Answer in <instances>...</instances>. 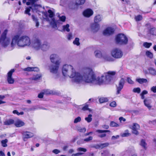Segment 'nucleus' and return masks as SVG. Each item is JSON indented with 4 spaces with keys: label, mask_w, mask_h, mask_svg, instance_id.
Returning <instances> with one entry per match:
<instances>
[{
    "label": "nucleus",
    "mask_w": 156,
    "mask_h": 156,
    "mask_svg": "<svg viewBox=\"0 0 156 156\" xmlns=\"http://www.w3.org/2000/svg\"><path fill=\"white\" fill-rule=\"evenodd\" d=\"M15 71L14 69H12L7 73V80L9 84H13L14 82V80L12 77V75Z\"/></svg>",
    "instance_id": "11"
},
{
    "label": "nucleus",
    "mask_w": 156,
    "mask_h": 156,
    "mask_svg": "<svg viewBox=\"0 0 156 156\" xmlns=\"http://www.w3.org/2000/svg\"><path fill=\"white\" fill-rule=\"evenodd\" d=\"M52 20H53V23H51V25H52V26H53V27H56V22L55 21V19H53Z\"/></svg>",
    "instance_id": "64"
},
{
    "label": "nucleus",
    "mask_w": 156,
    "mask_h": 156,
    "mask_svg": "<svg viewBox=\"0 0 156 156\" xmlns=\"http://www.w3.org/2000/svg\"><path fill=\"white\" fill-rule=\"evenodd\" d=\"M92 137L91 136H90L88 138L84 139V141L86 142H88L92 140Z\"/></svg>",
    "instance_id": "56"
},
{
    "label": "nucleus",
    "mask_w": 156,
    "mask_h": 156,
    "mask_svg": "<svg viewBox=\"0 0 156 156\" xmlns=\"http://www.w3.org/2000/svg\"><path fill=\"white\" fill-rule=\"evenodd\" d=\"M152 45V44L151 43H147L145 42L144 43L143 46L145 48H149Z\"/></svg>",
    "instance_id": "43"
},
{
    "label": "nucleus",
    "mask_w": 156,
    "mask_h": 156,
    "mask_svg": "<svg viewBox=\"0 0 156 156\" xmlns=\"http://www.w3.org/2000/svg\"><path fill=\"white\" fill-rule=\"evenodd\" d=\"M16 44L19 47H23L28 46L30 44V40L29 37L27 36L20 37L18 35H15L12 39L10 50L14 48Z\"/></svg>",
    "instance_id": "3"
},
{
    "label": "nucleus",
    "mask_w": 156,
    "mask_h": 156,
    "mask_svg": "<svg viewBox=\"0 0 156 156\" xmlns=\"http://www.w3.org/2000/svg\"><path fill=\"white\" fill-rule=\"evenodd\" d=\"M22 134L23 139L24 141H26L27 139L33 137L34 135V134L32 133L27 131L23 132Z\"/></svg>",
    "instance_id": "12"
},
{
    "label": "nucleus",
    "mask_w": 156,
    "mask_h": 156,
    "mask_svg": "<svg viewBox=\"0 0 156 156\" xmlns=\"http://www.w3.org/2000/svg\"><path fill=\"white\" fill-rule=\"evenodd\" d=\"M94 54L96 57L100 58L102 56L101 51L99 50L95 51Z\"/></svg>",
    "instance_id": "33"
},
{
    "label": "nucleus",
    "mask_w": 156,
    "mask_h": 156,
    "mask_svg": "<svg viewBox=\"0 0 156 156\" xmlns=\"http://www.w3.org/2000/svg\"><path fill=\"white\" fill-rule=\"evenodd\" d=\"M61 62L59 60H57L55 62V65H52L49 67L50 72L52 73L57 74L58 75V70L59 67V65Z\"/></svg>",
    "instance_id": "6"
},
{
    "label": "nucleus",
    "mask_w": 156,
    "mask_h": 156,
    "mask_svg": "<svg viewBox=\"0 0 156 156\" xmlns=\"http://www.w3.org/2000/svg\"><path fill=\"white\" fill-rule=\"evenodd\" d=\"M144 105L149 109H150L152 107L151 104L152 103L151 100L149 98L145 99L144 101Z\"/></svg>",
    "instance_id": "15"
},
{
    "label": "nucleus",
    "mask_w": 156,
    "mask_h": 156,
    "mask_svg": "<svg viewBox=\"0 0 156 156\" xmlns=\"http://www.w3.org/2000/svg\"><path fill=\"white\" fill-rule=\"evenodd\" d=\"M93 13V11L91 9H89L84 11L83 13V16L87 17H89L92 16Z\"/></svg>",
    "instance_id": "16"
},
{
    "label": "nucleus",
    "mask_w": 156,
    "mask_h": 156,
    "mask_svg": "<svg viewBox=\"0 0 156 156\" xmlns=\"http://www.w3.org/2000/svg\"><path fill=\"white\" fill-rule=\"evenodd\" d=\"M49 44L47 43H46L42 45H41L40 48H41L43 51H45L48 50L49 49Z\"/></svg>",
    "instance_id": "24"
},
{
    "label": "nucleus",
    "mask_w": 156,
    "mask_h": 156,
    "mask_svg": "<svg viewBox=\"0 0 156 156\" xmlns=\"http://www.w3.org/2000/svg\"><path fill=\"white\" fill-rule=\"evenodd\" d=\"M114 31V28L109 27L106 28L103 32L104 35L105 36H109L112 34Z\"/></svg>",
    "instance_id": "14"
},
{
    "label": "nucleus",
    "mask_w": 156,
    "mask_h": 156,
    "mask_svg": "<svg viewBox=\"0 0 156 156\" xmlns=\"http://www.w3.org/2000/svg\"><path fill=\"white\" fill-rule=\"evenodd\" d=\"M32 18L33 21L36 23V26L38 27L39 25V23L38 21L37 17L32 15Z\"/></svg>",
    "instance_id": "30"
},
{
    "label": "nucleus",
    "mask_w": 156,
    "mask_h": 156,
    "mask_svg": "<svg viewBox=\"0 0 156 156\" xmlns=\"http://www.w3.org/2000/svg\"><path fill=\"white\" fill-rule=\"evenodd\" d=\"M43 93L45 94L50 95L55 94V92L49 89H46L43 90Z\"/></svg>",
    "instance_id": "25"
},
{
    "label": "nucleus",
    "mask_w": 156,
    "mask_h": 156,
    "mask_svg": "<svg viewBox=\"0 0 156 156\" xmlns=\"http://www.w3.org/2000/svg\"><path fill=\"white\" fill-rule=\"evenodd\" d=\"M99 24L96 23H94L92 24L91 26V29L93 32H96L98 31L99 29Z\"/></svg>",
    "instance_id": "17"
},
{
    "label": "nucleus",
    "mask_w": 156,
    "mask_h": 156,
    "mask_svg": "<svg viewBox=\"0 0 156 156\" xmlns=\"http://www.w3.org/2000/svg\"><path fill=\"white\" fill-rule=\"evenodd\" d=\"M85 0H75V4L74 5L75 7H73V9H77L78 5H82L85 2Z\"/></svg>",
    "instance_id": "18"
},
{
    "label": "nucleus",
    "mask_w": 156,
    "mask_h": 156,
    "mask_svg": "<svg viewBox=\"0 0 156 156\" xmlns=\"http://www.w3.org/2000/svg\"><path fill=\"white\" fill-rule=\"evenodd\" d=\"M116 103L115 101H113L112 102H111L110 105H109L111 107H115L116 106Z\"/></svg>",
    "instance_id": "55"
},
{
    "label": "nucleus",
    "mask_w": 156,
    "mask_h": 156,
    "mask_svg": "<svg viewBox=\"0 0 156 156\" xmlns=\"http://www.w3.org/2000/svg\"><path fill=\"white\" fill-rule=\"evenodd\" d=\"M62 31H67L69 32L70 31L69 28V24H66V25H64L62 26Z\"/></svg>",
    "instance_id": "28"
},
{
    "label": "nucleus",
    "mask_w": 156,
    "mask_h": 156,
    "mask_svg": "<svg viewBox=\"0 0 156 156\" xmlns=\"http://www.w3.org/2000/svg\"><path fill=\"white\" fill-rule=\"evenodd\" d=\"M48 12L49 13V16L50 18H51L54 16V14L51 10L49 9L48 10Z\"/></svg>",
    "instance_id": "50"
},
{
    "label": "nucleus",
    "mask_w": 156,
    "mask_h": 156,
    "mask_svg": "<svg viewBox=\"0 0 156 156\" xmlns=\"http://www.w3.org/2000/svg\"><path fill=\"white\" fill-rule=\"evenodd\" d=\"M119 135H116V136H113L112 137V140H114L116 139L119 137Z\"/></svg>",
    "instance_id": "62"
},
{
    "label": "nucleus",
    "mask_w": 156,
    "mask_h": 156,
    "mask_svg": "<svg viewBox=\"0 0 156 156\" xmlns=\"http://www.w3.org/2000/svg\"><path fill=\"white\" fill-rule=\"evenodd\" d=\"M31 6H30L28 8H27L25 11L24 13L26 14H27L29 16H30L31 14L30 12V10L31 9Z\"/></svg>",
    "instance_id": "41"
},
{
    "label": "nucleus",
    "mask_w": 156,
    "mask_h": 156,
    "mask_svg": "<svg viewBox=\"0 0 156 156\" xmlns=\"http://www.w3.org/2000/svg\"><path fill=\"white\" fill-rule=\"evenodd\" d=\"M103 58L106 61H110L111 60V57L107 55H105L102 56Z\"/></svg>",
    "instance_id": "37"
},
{
    "label": "nucleus",
    "mask_w": 156,
    "mask_h": 156,
    "mask_svg": "<svg viewBox=\"0 0 156 156\" xmlns=\"http://www.w3.org/2000/svg\"><path fill=\"white\" fill-rule=\"evenodd\" d=\"M14 124L16 127H19L23 126L25 123L21 120L18 119L14 122Z\"/></svg>",
    "instance_id": "20"
},
{
    "label": "nucleus",
    "mask_w": 156,
    "mask_h": 156,
    "mask_svg": "<svg viewBox=\"0 0 156 156\" xmlns=\"http://www.w3.org/2000/svg\"><path fill=\"white\" fill-rule=\"evenodd\" d=\"M92 115L89 114L88 115V117L85 118V120L87 122H90L92 120Z\"/></svg>",
    "instance_id": "35"
},
{
    "label": "nucleus",
    "mask_w": 156,
    "mask_h": 156,
    "mask_svg": "<svg viewBox=\"0 0 156 156\" xmlns=\"http://www.w3.org/2000/svg\"><path fill=\"white\" fill-rule=\"evenodd\" d=\"M23 70L27 71H38L39 70V69L37 67H28L23 69Z\"/></svg>",
    "instance_id": "21"
},
{
    "label": "nucleus",
    "mask_w": 156,
    "mask_h": 156,
    "mask_svg": "<svg viewBox=\"0 0 156 156\" xmlns=\"http://www.w3.org/2000/svg\"><path fill=\"white\" fill-rule=\"evenodd\" d=\"M77 151L79 152L83 151V152H86L87 151V150L86 148H85L82 147H79L77 149Z\"/></svg>",
    "instance_id": "49"
},
{
    "label": "nucleus",
    "mask_w": 156,
    "mask_h": 156,
    "mask_svg": "<svg viewBox=\"0 0 156 156\" xmlns=\"http://www.w3.org/2000/svg\"><path fill=\"white\" fill-rule=\"evenodd\" d=\"M96 132L99 133H104L109 132L110 131L109 130H97Z\"/></svg>",
    "instance_id": "48"
},
{
    "label": "nucleus",
    "mask_w": 156,
    "mask_h": 156,
    "mask_svg": "<svg viewBox=\"0 0 156 156\" xmlns=\"http://www.w3.org/2000/svg\"><path fill=\"white\" fill-rule=\"evenodd\" d=\"M41 76L39 74H37L36 75L33 76L31 78V79L32 80H39L41 77Z\"/></svg>",
    "instance_id": "40"
},
{
    "label": "nucleus",
    "mask_w": 156,
    "mask_h": 156,
    "mask_svg": "<svg viewBox=\"0 0 156 156\" xmlns=\"http://www.w3.org/2000/svg\"><path fill=\"white\" fill-rule=\"evenodd\" d=\"M148 34L156 36V29L154 27L151 28L148 30Z\"/></svg>",
    "instance_id": "22"
},
{
    "label": "nucleus",
    "mask_w": 156,
    "mask_h": 156,
    "mask_svg": "<svg viewBox=\"0 0 156 156\" xmlns=\"http://www.w3.org/2000/svg\"><path fill=\"white\" fill-rule=\"evenodd\" d=\"M141 89L139 87L135 88H134L133 90V91L134 93H137L139 94L140 93Z\"/></svg>",
    "instance_id": "46"
},
{
    "label": "nucleus",
    "mask_w": 156,
    "mask_h": 156,
    "mask_svg": "<svg viewBox=\"0 0 156 156\" xmlns=\"http://www.w3.org/2000/svg\"><path fill=\"white\" fill-rule=\"evenodd\" d=\"M73 38V36L72 34L71 33H69L67 35V38L69 40H71Z\"/></svg>",
    "instance_id": "57"
},
{
    "label": "nucleus",
    "mask_w": 156,
    "mask_h": 156,
    "mask_svg": "<svg viewBox=\"0 0 156 156\" xmlns=\"http://www.w3.org/2000/svg\"><path fill=\"white\" fill-rule=\"evenodd\" d=\"M101 16L98 15L95 17L94 19V23H97L101 21L102 20Z\"/></svg>",
    "instance_id": "27"
},
{
    "label": "nucleus",
    "mask_w": 156,
    "mask_h": 156,
    "mask_svg": "<svg viewBox=\"0 0 156 156\" xmlns=\"http://www.w3.org/2000/svg\"><path fill=\"white\" fill-rule=\"evenodd\" d=\"M60 151L58 149H55L53 150L52 152L55 154H57L60 152Z\"/></svg>",
    "instance_id": "59"
},
{
    "label": "nucleus",
    "mask_w": 156,
    "mask_h": 156,
    "mask_svg": "<svg viewBox=\"0 0 156 156\" xmlns=\"http://www.w3.org/2000/svg\"><path fill=\"white\" fill-rule=\"evenodd\" d=\"M44 94V93H43V91L40 93L38 95V97L39 98H43V95Z\"/></svg>",
    "instance_id": "60"
},
{
    "label": "nucleus",
    "mask_w": 156,
    "mask_h": 156,
    "mask_svg": "<svg viewBox=\"0 0 156 156\" xmlns=\"http://www.w3.org/2000/svg\"><path fill=\"white\" fill-rule=\"evenodd\" d=\"M88 105L87 104H86L82 108V110L83 111H85L88 110L89 112H91V110L88 108Z\"/></svg>",
    "instance_id": "45"
},
{
    "label": "nucleus",
    "mask_w": 156,
    "mask_h": 156,
    "mask_svg": "<svg viewBox=\"0 0 156 156\" xmlns=\"http://www.w3.org/2000/svg\"><path fill=\"white\" fill-rule=\"evenodd\" d=\"M106 136V134L105 133H103L101 134H99L98 135V136L99 137H101V138H103L104 137H105Z\"/></svg>",
    "instance_id": "63"
},
{
    "label": "nucleus",
    "mask_w": 156,
    "mask_h": 156,
    "mask_svg": "<svg viewBox=\"0 0 156 156\" xmlns=\"http://www.w3.org/2000/svg\"><path fill=\"white\" fill-rule=\"evenodd\" d=\"M8 31L7 30H5L2 34L0 38V43L4 47H7L10 43V38L6 37Z\"/></svg>",
    "instance_id": "4"
},
{
    "label": "nucleus",
    "mask_w": 156,
    "mask_h": 156,
    "mask_svg": "<svg viewBox=\"0 0 156 156\" xmlns=\"http://www.w3.org/2000/svg\"><path fill=\"white\" fill-rule=\"evenodd\" d=\"M81 118L80 117H78L77 118H75L74 121V123H76L79 122L81 121Z\"/></svg>",
    "instance_id": "52"
},
{
    "label": "nucleus",
    "mask_w": 156,
    "mask_h": 156,
    "mask_svg": "<svg viewBox=\"0 0 156 156\" xmlns=\"http://www.w3.org/2000/svg\"><path fill=\"white\" fill-rule=\"evenodd\" d=\"M146 55L150 58H152L153 57V54L149 51L146 52Z\"/></svg>",
    "instance_id": "47"
},
{
    "label": "nucleus",
    "mask_w": 156,
    "mask_h": 156,
    "mask_svg": "<svg viewBox=\"0 0 156 156\" xmlns=\"http://www.w3.org/2000/svg\"><path fill=\"white\" fill-rule=\"evenodd\" d=\"M58 16L59 18V20L63 22H64L66 20V17L65 16H60L59 13L58 14Z\"/></svg>",
    "instance_id": "39"
},
{
    "label": "nucleus",
    "mask_w": 156,
    "mask_h": 156,
    "mask_svg": "<svg viewBox=\"0 0 156 156\" xmlns=\"http://www.w3.org/2000/svg\"><path fill=\"white\" fill-rule=\"evenodd\" d=\"M31 44L33 47L37 50L39 49L41 45L40 40L38 38L33 39L32 41Z\"/></svg>",
    "instance_id": "9"
},
{
    "label": "nucleus",
    "mask_w": 156,
    "mask_h": 156,
    "mask_svg": "<svg viewBox=\"0 0 156 156\" xmlns=\"http://www.w3.org/2000/svg\"><path fill=\"white\" fill-rule=\"evenodd\" d=\"M14 123V121L12 119H9L6 120L4 122L3 124L5 125H10Z\"/></svg>",
    "instance_id": "23"
},
{
    "label": "nucleus",
    "mask_w": 156,
    "mask_h": 156,
    "mask_svg": "<svg viewBox=\"0 0 156 156\" xmlns=\"http://www.w3.org/2000/svg\"><path fill=\"white\" fill-rule=\"evenodd\" d=\"M58 59L60 60L59 58V56L55 54H52L50 56V59L51 62L54 63H55V62L56 61H55V60Z\"/></svg>",
    "instance_id": "19"
},
{
    "label": "nucleus",
    "mask_w": 156,
    "mask_h": 156,
    "mask_svg": "<svg viewBox=\"0 0 156 156\" xmlns=\"http://www.w3.org/2000/svg\"><path fill=\"white\" fill-rule=\"evenodd\" d=\"M110 126L112 127H117L119 126V125L114 121H111L110 124Z\"/></svg>",
    "instance_id": "38"
},
{
    "label": "nucleus",
    "mask_w": 156,
    "mask_h": 156,
    "mask_svg": "<svg viewBox=\"0 0 156 156\" xmlns=\"http://www.w3.org/2000/svg\"><path fill=\"white\" fill-rule=\"evenodd\" d=\"M84 74L83 82L99 85L102 84L104 82V76L96 78L92 69L90 68H86L84 70Z\"/></svg>",
    "instance_id": "2"
},
{
    "label": "nucleus",
    "mask_w": 156,
    "mask_h": 156,
    "mask_svg": "<svg viewBox=\"0 0 156 156\" xmlns=\"http://www.w3.org/2000/svg\"><path fill=\"white\" fill-rule=\"evenodd\" d=\"M130 134L128 133H125L122 134L121 136L122 137H126L129 136Z\"/></svg>",
    "instance_id": "58"
},
{
    "label": "nucleus",
    "mask_w": 156,
    "mask_h": 156,
    "mask_svg": "<svg viewBox=\"0 0 156 156\" xmlns=\"http://www.w3.org/2000/svg\"><path fill=\"white\" fill-rule=\"evenodd\" d=\"M78 130L79 132H85L86 130L85 128H81V127H78Z\"/></svg>",
    "instance_id": "53"
},
{
    "label": "nucleus",
    "mask_w": 156,
    "mask_h": 156,
    "mask_svg": "<svg viewBox=\"0 0 156 156\" xmlns=\"http://www.w3.org/2000/svg\"><path fill=\"white\" fill-rule=\"evenodd\" d=\"M142 17L141 15H139L136 16L135 20L136 21H140L142 19Z\"/></svg>",
    "instance_id": "51"
},
{
    "label": "nucleus",
    "mask_w": 156,
    "mask_h": 156,
    "mask_svg": "<svg viewBox=\"0 0 156 156\" xmlns=\"http://www.w3.org/2000/svg\"><path fill=\"white\" fill-rule=\"evenodd\" d=\"M111 54L112 56L116 58H121L123 55L122 51L119 48H115L113 49Z\"/></svg>",
    "instance_id": "7"
},
{
    "label": "nucleus",
    "mask_w": 156,
    "mask_h": 156,
    "mask_svg": "<svg viewBox=\"0 0 156 156\" xmlns=\"http://www.w3.org/2000/svg\"><path fill=\"white\" fill-rule=\"evenodd\" d=\"M151 90L154 93H156V86L152 87L151 88Z\"/></svg>",
    "instance_id": "61"
},
{
    "label": "nucleus",
    "mask_w": 156,
    "mask_h": 156,
    "mask_svg": "<svg viewBox=\"0 0 156 156\" xmlns=\"http://www.w3.org/2000/svg\"><path fill=\"white\" fill-rule=\"evenodd\" d=\"M40 6L37 5H33L31 6V9L33 12H37L38 11Z\"/></svg>",
    "instance_id": "26"
},
{
    "label": "nucleus",
    "mask_w": 156,
    "mask_h": 156,
    "mask_svg": "<svg viewBox=\"0 0 156 156\" xmlns=\"http://www.w3.org/2000/svg\"><path fill=\"white\" fill-rule=\"evenodd\" d=\"M108 101V99L106 98L102 97L100 98L99 99V101L100 103H102L107 102Z\"/></svg>",
    "instance_id": "36"
},
{
    "label": "nucleus",
    "mask_w": 156,
    "mask_h": 156,
    "mask_svg": "<svg viewBox=\"0 0 156 156\" xmlns=\"http://www.w3.org/2000/svg\"><path fill=\"white\" fill-rule=\"evenodd\" d=\"M8 141V140L7 139L2 140L1 141L2 146L4 147H7V145L6 143H7Z\"/></svg>",
    "instance_id": "42"
},
{
    "label": "nucleus",
    "mask_w": 156,
    "mask_h": 156,
    "mask_svg": "<svg viewBox=\"0 0 156 156\" xmlns=\"http://www.w3.org/2000/svg\"><path fill=\"white\" fill-rule=\"evenodd\" d=\"M117 43L120 44H126L128 42V39L124 34H118L115 39Z\"/></svg>",
    "instance_id": "5"
},
{
    "label": "nucleus",
    "mask_w": 156,
    "mask_h": 156,
    "mask_svg": "<svg viewBox=\"0 0 156 156\" xmlns=\"http://www.w3.org/2000/svg\"><path fill=\"white\" fill-rule=\"evenodd\" d=\"M125 83V79L122 78L119 81L118 85H116L117 89L116 94H117L120 93V91L123 87Z\"/></svg>",
    "instance_id": "10"
},
{
    "label": "nucleus",
    "mask_w": 156,
    "mask_h": 156,
    "mask_svg": "<svg viewBox=\"0 0 156 156\" xmlns=\"http://www.w3.org/2000/svg\"><path fill=\"white\" fill-rule=\"evenodd\" d=\"M136 81L140 84H142L143 83H146L147 82V79L144 78L136 79Z\"/></svg>",
    "instance_id": "32"
},
{
    "label": "nucleus",
    "mask_w": 156,
    "mask_h": 156,
    "mask_svg": "<svg viewBox=\"0 0 156 156\" xmlns=\"http://www.w3.org/2000/svg\"><path fill=\"white\" fill-rule=\"evenodd\" d=\"M140 145L145 150L146 149L147 147V144L145 142V140L144 139H142L141 140Z\"/></svg>",
    "instance_id": "31"
},
{
    "label": "nucleus",
    "mask_w": 156,
    "mask_h": 156,
    "mask_svg": "<svg viewBox=\"0 0 156 156\" xmlns=\"http://www.w3.org/2000/svg\"><path fill=\"white\" fill-rule=\"evenodd\" d=\"M109 144L108 143H105L103 144H100L98 145V147L102 148L108 146Z\"/></svg>",
    "instance_id": "34"
},
{
    "label": "nucleus",
    "mask_w": 156,
    "mask_h": 156,
    "mask_svg": "<svg viewBox=\"0 0 156 156\" xmlns=\"http://www.w3.org/2000/svg\"><path fill=\"white\" fill-rule=\"evenodd\" d=\"M148 70L149 73L151 75H156V70L153 68H149L148 69Z\"/></svg>",
    "instance_id": "29"
},
{
    "label": "nucleus",
    "mask_w": 156,
    "mask_h": 156,
    "mask_svg": "<svg viewBox=\"0 0 156 156\" xmlns=\"http://www.w3.org/2000/svg\"><path fill=\"white\" fill-rule=\"evenodd\" d=\"M140 126L139 125L136 123H134L133 124V126H132L131 129H132V133H133L136 135H138L139 133L138 130L139 129Z\"/></svg>",
    "instance_id": "13"
},
{
    "label": "nucleus",
    "mask_w": 156,
    "mask_h": 156,
    "mask_svg": "<svg viewBox=\"0 0 156 156\" xmlns=\"http://www.w3.org/2000/svg\"><path fill=\"white\" fill-rule=\"evenodd\" d=\"M127 81L128 83L130 84H133L134 82L131 80V79L129 77H127Z\"/></svg>",
    "instance_id": "54"
},
{
    "label": "nucleus",
    "mask_w": 156,
    "mask_h": 156,
    "mask_svg": "<svg viewBox=\"0 0 156 156\" xmlns=\"http://www.w3.org/2000/svg\"><path fill=\"white\" fill-rule=\"evenodd\" d=\"M85 69L81 72H76L72 66L65 65L62 67V73L64 76L71 78L72 82L80 84L83 82L84 70Z\"/></svg>",
    "instance_id": "1"
},
{
    "label": "nucleus",
    "mask_w": 156,
    "mask_h": 156,
    "mask_svg": "<svg viewBox=\"0 0 156 156\" xmlns=\"http://www.w3.org/2000/svg\"><path fill=\"white\" fill-rule=\"evenodd\" d=\"M116 72L115 71H110L107 73H105L106 82L108 83L113 80L114 76Z\"/></svg>",
    "instance_id": "8"
},
{
    "label": "nucleus",
    "mask_w": 156,
    "mask_h": 156,
    "mask_svg": "<svg viewBox=\"0 0 156 156\" xmlns=\"http://www.w3.org/2000/svg\"><path fill=\"white\" fill-rule=\"evenodd\" d=\"M79 39L78 38H76L75 40L73 41V44H76L77 46H79L80 44V43L79 42Z\"/></svg>",
    "instance_id": "44"
}]
</instances>
